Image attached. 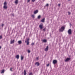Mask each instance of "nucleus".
Masks as SVG:
<instances>
[{"label": "nucleus", "mask_w": 75, "mask_h": 75, "mask_svg": "<svg viewBox=\"0 0 75 75\" xmlns=\"http://www.w3.org/2000/svg\"><path fill=\"white\" fill-rule=\"evenodd\" d=\"M27 44L28 45H29V42L28 41L27 42Z\"/></svg>", "instance_id": "21"}, {"label": "nucleus", "mask_w": 75, "mask_h": 75, "mask_svg": "<svg viewBox=\"0 0 75 75\" xmlns=\"http://www.w3.org/2000/svg\"><path fill=\"white\" fill-rule=\"evenodd\" d=\"M31 45H34V43H33L31 44Z\"/></svg>", "instance_id": "22"}, {"label": "nucleus", "mask_w": 75, "mask_h": 75, "mask_svg": "<svg viewBox=\"0 0 75 75\" xmlns=\"http://www.w3.org/2000/svg\"><path fill=\"white\" fill-rule=\"evenodd\" d=\"M38 11L37 10L34 12V14H37V13H38Z\"/></svg>", "instance_id": "11"}, {"label": "nucleus", "mask_w": 75, "mask_h": 75, "mask_svg": "<svg viewBox=\"0 0 75 75\" xmlns=\"http://www.w3.org/2000/svg\"><path fill=\"white\" fill-rule=\"evenodd\" d=\"M43 31H45V28L43 29Z\"/></svg>", "instance_id": "25"}, {"label": "nucleus", "mask_w": 75, "mask_h": 75, "mask_svg": "<svg viewBox=\"0 0 75 75\" xmlns=\"http://www.w3.org/2000/svg\"><path fill=\"white\" fill-rule=\"evenodd\" d=\"M20 57V56H19V55H17L16 56V58L18 59H19V58Z\"/></svg>", "instance_id": "12"}, {"label": "nucleus", "mask_w": 75, "mask_h": 75, "mask_svg": "<svg viewBox=\"0 0 75 75\" xmlns=\"http://www.w3.org/2000/svg\"><path fill=\"white\" fill-rule=\"evenodd\" d=\"M4 8L5 9H6L7 8V3L6 2H5L4 3Z\"/></svg>", "instance_id": "1"}, {"label": "nucleus", "mask_w": 75, "mask_h": 75, "mask_svg": "<svg viewBox=\"0 0 75 75\" xmlns=\"http://www.w3.org/2000/svg\"><path fill=\"white\" fill-rule=\"evenodd\" d=\"M47 40L45 39H44L42 40V42H47Z\"/></svg>", "instance_id": "10"}, {"label": "nucleus", "mask_w": 75, "mask_h": 75, "mask_svg": "<svg viewBox=\"0 0 75 75\" xmlns=\"http://www.w3.org/2000/svg\"><path fill=\"white\" fill-rule=\"evenodd\" d=\"M2 38V36H0V39H1Z\"/></svg>", "instance_id": "29"}, {"label": "nucleus", "mask_w": 75, "mask_h": 75, "mask_svg": "<svg viewBox=\"0 0 75 75\" xmlns=\"http://www.w3.org/2000/svg\"><path fill=\"white\" fill-rule=\"evenodd\" d=\"M49 65H50V64H48L47 65V67H48L49 66Z\"/></svg>", "instance_id": "30"}, {"label": "nucleus", "mask_w": 75, "mask_h": 75, "mask_svg": "<svg viewBox=\"0 0 75 75\" xmlns=\"http://www.w3.org/2000/svg\"><path fill=\"white\" fill-rule=\"evenodd\" d=\"M18 44H21V43H22V42H21V40L18 41Z\"/></svg>", "instance_id": "9"}, {"label": "nucleus", "mask_w": 75, "mask_h": 75, "mask_svg": "<svg viewBox=\"0 0 75 75\" xmlns=\"http://www.w3.org/2000/svg\"><path fill=\"white\" fill-rule=\"evenodd\" d=\"M71 59V58H67L65 60V62H67Z\"/></svg>", "instance_id": "6"}, {"label": "nucleus", "mask_w": 75, "mask_h": 75, "mask_svg": "<svg viewBox=\"0 0 75 75\" xmlns=\"http://www.w3.org/2000/svg\"><path fill=\"white\" fill-rule=\"evenodd\" d=\"M26 71H25V70L24 71V75H26V74H27V73H26Z\"/></svg>", "instance_id": "16"}, {"label": "nucleus", "mask_w": 75, "mask_h": 75, "mask_svg": "<svg viewBox=\"0 0 75 75\" xmlns=\"http://www.w3.org/2000/svg\"><path fill=\"white\" fill-rule=\"evenodd\" d=\"M14 42V40H11V44H13Z\"/></svg>", "instance_id": "7"}, {"label": "nucleus", "mask_w": 75, "mask_h": 75, "mask_svg": "<svg viewBox=\"0 0 75 75\" xmlns=\"http://www.w3.org/2000/svg\"><path fill=\"white\" fill-rule=\"evenodd\" d=\"M40 18H41V16L40 15H39L38 16V19H39Z\"/></svg>", "instance_id": "18"}, {"label": "nucleus", "mask_w": 75, "mask_h": 75, "mask_svg": "<svg viewBox=\"0 0 75 75\" xmlns=\"http://www.w3.org/2000/svg\"><path fill=\"white\" fill-rule=\"evenodd\" d=\"M58 6L59 7V6H61V4H58Z\"/></svg>", "instance_id": "32"}, {"label": "nucleus", "mask_w": 75, "mask_h": 75, "mask_svg": "<svg viewBox=\"0 0 75 75\" xmlns=\"http://www.w3.org/2000/svg\"><path fill=\"white\" fill-rule=\"evenodd\" d=\"M39 27L40 28V29H42V24H41L39 25Z\"/></svg>", "instance_id": "8"}, {"label": "nucleus", "mask_w": 75, "mask_h": 75, "mask_svg": "<svg viewBox=\"0 0 75 75\" xmlns=\"http://www.w3.org/2000/svg\"><path fill=\"white\" fill-rule=\"evenodd\" d=\"M13 69V68H11L10 69V71H12V69Z\"/></svg>", "instance_id": "23"}, {"label": "nucleus", "mask_w": 75, "mask_h": 75, "mask_svg": "<svg viewBox=\"0 0 75 75\" xmlns=\"http://www.w3.org/2000/svg\"><path fill=\"white\" fill-rule=\"evenodd\" d=\"M64 29H65V27L64 26H62L60 29L59 30V31L62 32V31H63L64 30Z\"/></svg>", "instance_id": "2"}, {"label": "nucleus", "mask_w": 75, "mask_h": 75, "mask_svg": "<svg viewBox=\"0 0 75 75\" xmlns=\"http://www.w3.org/2000/svg\"><path fill=\"white\" fill-rule=\"evenodd\" d=\"M25 42H27V40L25 41Z\"/></svg>", "instance_id": "39"}, {"label": "nucleus", "mask_w": 75, "mask_h": 75, "mask_svg": "<svg viewBox=\"0 0 75 75\" xmlns=\"http://www.w3.org/2000/svg\"><path fill=\"white\" fill-rule=\"evenodd\" d=\"M28 53H30V50H28Z\"/></svg>", "instance_id": "27"}, {"label": "nucleus", "mask_w": 75, "mask_h": 75, "mask_svg": "<svg viewBox=\"0 0 75 75\" xmlns=\"http://www.w3.org/2000/svg\"><path fill=\"white\" fill-rule=\"evenodd\" d=\"M35 65H37V66H39V65H40V64H39L38 62H37L35 63Z\"/></svg>", "instance_id": "13"}, {"label": "nucleus", "mask_w": 75, "mask_h": 75, "mask_svg": "<svg viewBox=\"0 0 75 75\" xmlns=\"http://www.w3.org/2000/svg\"><path fill=\"white\" fill-rule=\"evenodd\" d=\"M35 0H32V2H34Z\"/></svg>", "instance_id": "26"}, {"label": "nucleus", "mask_w": 75, "mask_h": 75, "mask_svg": "<svg viewBox=\"0 0 75 75\" xmlns=\"http://www.w3.org/2000/svg\"><path fill=\"white\" fill-rule=\"evenodd\" d=\"M68 1H71V0H68Z\"/></svg>", "instance_id": "38"}, {"label": "nucleus", "mask_w": 75, "mask_h": 75, "mask_svg": "<svg viewBox=\"0 0 75 75\" xmlns=\"http://www.w3.org/2000/svg\"><path fill=\"white\" fill-rule=\"evenodd\" d=\"M18 0H16V1H18Z\"/></svg>", "instance_id": "40"}, {"label": "nucleus", "mask_w": 75, "mask_h": 75, "mask_svg": "<svg viewBox=\"0 0 75 75\" xmlns=\"http://www.w3.org/2000/svg\"><path fill=\"white\" fill-rule=\"evenodd\" d=\"M68 33L69 34H71V29H69L68 30Z\"/></svg>", "instance_id": "5"}, {"label": "nucleus", "mask_w": 75, "mask_h": 75, "mask_svg": "<svg viewBox=\"0 0 75 75\" xmlns=\"http://www.w3.org/2000/svg\"><path fill=\"white\" fill-rule=\"evenodd\" d=\"M53 63L54 65H55V64H56L57 63V61L55 60H53Z\"/></svg>", "instance_id": "3"}, {"label": "nucleus", "mask_w": 75, "mask_h": 75, "mask_svg": "<svg viewBox=\"0 0 75 75\" xmlns=\"http://www.w3.org/2000/svg\"><path fill=\"white\" fill-rule=\"evenodd\" d=\"M4 26V24H2V26L3 27Z\"/></svg>", "instance_id": "33"}, {"label": "nucleus", "mask_w": 75, "mask_h": 75, "mask_svg": "<svg viewBox=\"0 0 75 75\" xmlns=\"http://www.w3.org/2000/svg\"><path fill=\"white\" fill-rule=\"evenodd\" d=\"M21 61H23L24 58L23 57V56L22 55H21Z\"/></svg>", "instance_id": "14"}, {"label": "nucleus", "mask_w": 75, "mask_h": 75, "mask_svg": "<svg viewBox=\"0 0 75 75\" xmlns=\"http://www.w3.org/2000/svg\"><path fill=\"white\" fill-rule=\"evenodd\" d=\"M37 60L38 59V57L37 58Z\"/></svg>", "instance_id": "36"}, {"label": "nucleus", "mask_w": 75, "mask_h": 75, "mask_svg": "<svg viewBox=\"0 0 75 75\" xmlns=\"http://www.w3.org/2000/svg\"><path fill=\"white\" fill-rule=\"evenodd\" d=\"M30 1V0H28V2H29Z\"/></svg>", "instance_id": "35"}, {"label": "nucleus", "mask_w": 75, "mask_h": 75, "mask_svg": "<svg viewBox=\"0 0 75 75\" xmlns=\"http://www.w3.org/2000/svg\"><path fill=\"white\" fill-rule=\"evenodd\" d=\"M32 18H34V15H32Z\"/></svg>", "instance_id": "20"}, {"label": "nucleus", "mask_w": 75, "mask_h": 75, "mask_svg": "<svg viewBox=\"0 0 75 75\" xmlns=\"http://www.w3.org/2000/svg\"><path fill=\"white\" fill-rule=\"evenodd\" d=\"M27 41H29V38H28L27 39Z\"/></svg>", "instance_id": "34"}, {"label": "nucleus", "mask_w": 75, "mask_h": 75, "mask_svg": "<svg viewBox=\"0 0 75 75\" xmlns=\"http://www.w3.org/2000/svg\"><path fill=\"white\" fill-rule=\"evenodd\" d=\"M33 75V74H32V73H30L29 74V75Z\"/></svg>", "instance_id": "28"}, {"label": "nucleus", "mask_w": 75, "mask_h": 75, "mask_svg": "<svg viewBox=\"0 0 75 75\" xmlns=\"http://www.w3.org/2000/svg\"><path fill=\"white\" fill-rule=\"evenodd\" d=\"M45 20V18H44L42 19L41 20V21L42 22V23H44V22Z\"/></svg>", "instance_id": "15"}, {"label": "nucleus", "mask_w": 75, "mask_h": 75, "mask_svg": "<svg viewBox=\"0 0 75 75\" xmlns=\"http://www.w3.org/2000/svg\"><path fill=\"white\" fill-rule=\"evenodd\" d=\"M48 46H47L46 47L45 49V51H46L47 52V51H48Z\"/></svg>", "instance_id": "4"}, {"label": "nucleus", "mask_w": 75, "mask_h": 75, "mask_svg": "<svg viewBox=\"0 0 75 75\" xmlns=\"http://www.w3.org/2000/svg\"><path fill=\"white\" fill-rule=\"evenodd\" d=\"M18 1H15V4H17V3H18Z\"/></svg>", "instance_id": "17"}, {"label": "nucleus", "mask_w": 75, "mask_h": 75, "mask_svg": "<svg viewBox=\"0 0 75 75\" xmlns=\"http://www.w3.org/2000/svg\"><path fill=\"white\" fill-rule=\"evenodd\" d=\"M4 72V70H3L1 72V73H2L3 74Z\"/></svg>", "instance_id": "19"}, {"label": "nucleus", "mask_w": 75, "mask_h": 75, "mask_svg": "<svg viewBox=\"0 0 75 75\" xmlns=\"http://www.w3.org/2000/svg\"><path fill=\"white\" fill-rule=\"evenodd\" d=\"M49 6L48 4H47L46 5V6Z\"/></svg>", "instance_id": "31"}, {"label": "nucleus", "mask_w": 75, "mask_h": 75, "mask_svg": "<svg viewBox=\"0 0 75 75\" xmlns=\"http://www.w3.org/2000/svg\"><path fill=\"white\" fill-rule=\"evenodd\" d=\"M1 46H0V49H1Z\"/></svg>", "instance_id": "37"}, {"label": "nucleus", "mask_w": 75, "mask_h": 75, "mask_svg": "<svg viewBox=\"0 0 75 75\" xmlns=\"http://www.w3.org/2000/svg\"><path fill=\"white\" fill-rule=\"evenodd\" d=\"M68 13L69 15H70V14H71V12H68Z\"/></svg>", "instance_id": "24"}]
</instances>
